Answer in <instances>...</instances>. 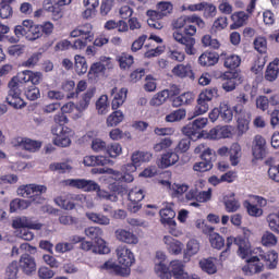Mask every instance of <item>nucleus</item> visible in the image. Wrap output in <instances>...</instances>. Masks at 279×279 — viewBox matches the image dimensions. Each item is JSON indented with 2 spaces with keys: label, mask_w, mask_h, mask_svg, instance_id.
<instances>
[{
  "label": "nucleus",
  "mask_w": 279,
  "mask_h": 279,
  "mask_svg": "<svg viewBox=\"0 0 279 279\" xmlns=\"http://www.w3.org/2000/svg\"><path fill=\"white\" fill-rule=\"evenodd\" d=\"M201 29L206 27V22L198 15L180 16L172 22V27L177 31L173 32V38L177 43L184 46V51L187 56H195V39L193 36L197 34V27Z\"/></svg>",
  "instance_id": "1"
},
{
  "label": "nucleus",
  "mask_w": 279,
  "mask_h": 279,
  "mask_svg": "<svg viewBox=\"0 0 279 279\" xmlns=\"http://www.w3.org/2000/svg\"><path fill=\"white\" fill-rule=\"evenodd\" d=\"M32 83L34 86H38L43 82V72H34L32 70H24L19 72L16 76L9 82V93L5 101L11 108L21 110L27 106L25 100L21 98V84Z\"/></svg>",
  "instance_id": "2"
},
{
  "label": "nucleus",
  "mask_w": 279,
  "mask_h": 279,
  "mask_svg": "<svg viewBox=\"0 0 279 279\" xmlns=\"http://www.w3.org/2000/svg\"><path fill=\"white\" fill-rule=\"evenodd\" d=\"M44 193H47V187L45 185H38L36 183H31L22 185L17 189V195L24 197L25 199L19 198L20 210H26L32 204H44L45 196Z\"/></svg>",
  "instance_id": "3"
},
{
  "label": "nucleus",
  "mask_w": 279,
  "mask_h": 279,
  "mask_svg": "<svg viewBox=\"0 0 279 279\" xmlns=\"http://www.w3.org/2000/svg\"><path fill=\"white\" fill-rule=\"evenodd\" d=\"M235 101L236 105L233 106V112L238 123V134L239 136H243L250 130V121L252 119V116L245 111V104L248 101L247 95L241 93L236 96Z\"/></svg>",
  "instance_id": "4"
},
{
  "label": "nucleus",
  "mask_w": 279,
  "mask_h": 279,
  "mask_svg": "<svg viewBox=\"0 0 279 279\" xmlns=\"http://www.w3.org/2000/svg\"><path fill=\"white\" fill-rule=\"evenodd\" d=\"M173 14V3L168 1H161L157 4V10H148L146 16H148L147 23L153 29H162L165 24L161 19L171 16Z\"/></svg>",
  "instance_id": "5"
},
{
  "label": "nucleus",
  "mask_w": 279,
  "mask_h": 279,
  "mask_svg": "<svg viewBox=\"0 0 279 279\" xmlns=\"http://www.w3.org/2000/svg\"><path fill=\"white\" fill-rule=\"evenodd\" d=\"M72 38H78L74 40L73 49H86L88 43L95 40V33H93V25L89 23L83 24L70 33Z\"/></svg>",
  "instance_id": "6"
},
{
  "label": "nucleus",
  "mask_w": 279,
  "mask_h": 279,
  "mask_svg": "<svg viewBox=\"0 0 279 279\" xmlns=\"http://www.w3.org/2000/svg\"><path fill=\"white\" fill-rule=\"evenodd\" d=\"M238 245L239 251L238 254L242 258H247L250 254H252V248L250 246V242L246 241L245 238L243 236H228L227 238V244H226V250L220 253V260L223 262L230 256V250H232V244Z\"/></svg>",
  "instance_id": "7"
},
{
  "label": "nucleus",
  "mask_w": 279,
  "mask_h": 279,
  "mask_svg": "<svg viewBox=\"0 0 279 279\" xmlns=\"http://www.w3.org/2000/svg\"><path fill=\"white\" fill-rule=\"evenodd\" d=\"M14 35L34 43L41 38L40 24L34 23L33 20H24L21 25L14 27Z\"/></svg>",
  "instance_id": "8"
},
{
  "label": "nucleus",
  "mask_w": 279,
  "mask_h": 279,
  "mask_svg": "<svg viewBox=\"0 0 279 279\" xmlns=\"http://www.w3.org/2000/svg\"><path fill=\"white\" fill-rule=\"evenodd\" d=\"M12 227L15 230H19L22 228V230L20 231V236L21 239H23V241H34V232L29 230H40L43 228V223L33 222L27 217H21L13 220Z\"/></svg>",
  "instance_id": "9"
},
{
  "label": "nucleus",
  "mask_w": 279,
  "mask_h": 279,
  "mask_svg": "<svg viewBox=\"0 0 279 279\" xmlns=\"http://www.w3.org/2000/svg\"><path fill=\"white\" fill-rule=\"evenodd\" d=\"M219 97V89L217 87L205 88L197 98V105L194 109V117H199L208 112V108L211 99Z\"/></svg>",
  "instance_id": "10"
},
{
  "label": "nucleus",
  "mask_w": 279,
  "mask_h": 279,
  "mask_svg": "<svg viewBox=\"0 0 279 279\" xmlns=\"http://www.w3.org/2000/svg\"><path fill=\"white\" fill-rule=\"evenodd\" d=\"M63 184L64 186L77 189L84 193H95V191H99V183L88 179H68L63 180Z\"/></svg>",
  "instance_id": "11"
},
{
  "label": "nucleus",
  "mask_w": 279,
  "mask_h": 279,
  "mask_svg": "<svg viewBox=\"0 0 279 279\" xmlns=\"http://www.w3.org/2000/svg\"><path fill=\"white\" fill-rule=\"evenodd\" d=\"M87 239H90L96 243L99 254H110V247L106 245V241L102 239L104 230L99 227H88L85 229Z\"/></svg>",
  "instance_id": "12"
},
{
  "label": "nucleus",
  "mask_w": 279,
  "mask_h": 279,
  "mask_svg": "<svg viewBox=\"0 0 279 279\" xmlns=\"http://www.w3.org/2000/svg\"><path fill=\"white\" fill-rule=\"evenodd\" d=\"M51 134H53V145L57 147H70L71 136H73V130L69 126H53L51 129Z\"/></svg>",
  "instance_id": "13"
},
{
  "label": "nucleus",
  "mask_w": 279,
  "mask_h": 279,
  "mask_svg": "<svg viewBox=\"0 0 279 279\" xmlns=\"http://www.w3.org/2000/svg\"><path fill=\"white\" fill-rule=\"evenodd\" d=\"M128 198V210H130V213H138V210L143 208L141 202L145 199V191L138 187H133L132 190H130Z\"/></svg>",
  "instance_id": "14"
},
{
  "label": "nucleus",
  "mask_w": 279,
  "mask_h": 279,
  "mask_svg": "<svg viewBox=\"0 0 279 279\" xmlns=\"http://www.w3.org/2000/svg\"><path fill=\"white\" fill-rule=\"evenodd\" d=\"M95 93H97V88L89 87L80 98L76 104V114L72 116L74 119H80L82 117V112L88 110V106H90V101L93 97H95Z\"/></svg>",
  "instance_id": "15"
},
{
  "label": "nucleus",
  "mask_w": 279,
  "mask_h": 279,
  "mask_svg": "<svg viewBox=\"0 0 279 279\" xmlns=\"http://www.w3.org/2000/svg\"><path fill=\"white\" fill-rule=\"evenodd\" d=\"M118 263L125 267L124 269H130L134 263H136V258H134V253L128 248V246H119L117 248Z\"/></svg>",
  "instance_id": "16"
},
{
  "label": "nucleus",
  "mask_w": 279,
  "mask_h": 279,
  "mask_svg": "<svg viewBox=\"0 0 279 279\" xmlns=\"http://www.w3.org/2000/svg\"><path fill=\"white\" fill-rule=\"evenodd\" d=\"M19 267L25 276H32L36 271V258L31 254H22L19 260Z\"/></svg>",
  "instance_id": "17"
},
{
  "label": "nucleus",
  "mask_w": 279,
  "mask_h": 279,
  "mask_svg": "<svg viewBox=\"0 0 279 279\" xmlns=\"http://www.w3.org/2000/svg\"><path fill=\"white\" fill-rule=\"evenodd\" d=\"M257 258L265 263L267 269H276L278 267V252L274 250L264 251L263 248H258Z\"/></svg>",
  "instance_id": "18"
},
{
  "label": "nucleus",
  "mask_w": 279,
  "mask_h": 279,
  "mask_svg": "<svg viewBox=\"0 0 279 279\" xmlns=\"http://www.w3.org/2000/svg\"><path fill=\"white\" fill-rule=\"evenodd\" d=\"M170 272H172L175 279H202L197 275H189V272L184 271V263L182 260H172L170 263Z\"/></svg>",
  "instance_id": "19"
},
{
  "label": "nucleus",
  "mask_w": 279,
  "mask_h": 279,
  "mask_svg": "<svg viewBox=\"0 0 279 279\" xmlns=\"http://www.w3.org/2000/svg\"><path fill=\"white\" fill-rule=\"evenodd\" d=\"M223 80L222 88L226 93H232V90L236 89V86H239V83L241 81V75L239 72H230L227 71L223 73Z\"/></svg>",
  "instance_id": "20"
},
{
  "label": "nucleus",
  "mask_w": 279,
  "mask_h": 279,
  "mask_svg": "<svg viewBox=\"0 0 279 279\" xmlns=\"http://www.w3.org/2000/svg\"><path fill=\"white\" fill-rule=\"evenodd\" d=\"M228 154L232 167H236V165H239V159L241 158V146L239 144H233L230 149L226 146L218 149V156H228Z\"/></svg>",
  "instance_id": "21"
},
{
  "label": "nucleus",
  "mask_w": 279,
  "mask_h": 279,
  "mask_svg": "<svg viewBox=\"0 0 279 279\" xmlns=\"http://www.w3.org/2000/svg\"><path fill=\"white\" fill-rule=\"evenodd\" d=\"M253 156L256 160H263L267 156V141L262 135H256L253 144Z\"/></svg>",
  "instance_id": "22"
},
{
  "label": "nucleus",
  "mask_w": 279,
  "mask_h": 279,
  "mask_svg": "<svg viewBox=\"0 0 279 279\" xmlns=\"http://www.w3.org/2000/svg\"><path fill=\"white\" fill-rule=\"evenodd\" d=\"M220 60L229 71H234L241 66V56L235 53L221 52Z\"/></svg>",
  "instance_id": "23"
},
{
  "label": "nucleus",
  "mask_w": 279,
  "mask_h": 279,
  "mask_svg": "<svg viewBox=\"0 0 279 279\" xmlns=\"http://www.w3.org/2000/svg\"><path fill=\"white\" fill-rule=\"evenodd\" d=\"M263 263H260V258L258 256L251 257L246 265L242 267V271L244 276H254V274H260L263 271Z\"/></svg>",
  "instance_id": "24"
},
{
  "label": "nucleus",
  "mask_w": 279,
  "mask_h": 279,
  "mask_svg": "<svg viewBox=\"0 0 279 279\" xmlns=\"http://www.w3.org/2000/svg\"><path fill=\"white\" fill-rule=\"evenodd\" d=\"M111 97H113L111 102L112 110H119L122 104H125L128 99V88L122 87L120 90L117 87L111 89Z\"/></svg>",
  "instance_id": "25"
},
{
  "label": "nucleus",
  "mask_w": 279,
  "mask_h": 279,
  "mask_svg": "<svg viewBox=\"0 0 279 279\" xmlns=\"http://www.w3.org/2000/svg\"><path fill=\"white\" fill-rule=\"evenodd\" d=\"M80 199L78 195L68 194L64 196H58L54 198V203L63 208V210H73L75 208V202Z\"/></svg>",
  "instance_id": "26"
},
{
  "label": "nucleus",
  "mask_w": 279,
  "mask_h": 279,
  "mask_svg": "<svg viewBox=\"0 0 279 279\" xmlns=\"http://www.w3.org/2000/svg\"><path fill=\"white\" fill-rule=\"evenodd\" d=\"M219 58L221 56L218 52L207 50L198 57V64L205 68L215 66L219 62Z\"/></svg>",
  "instance_id": "27"
},
{
  "label": "nucleus",
  "mask_w": 279,
  "mask_h": 279,
  "mask_svg": "<svg viewBox=\"0 0 279 279\" xmlns=\"http://www.w3.org/2000/svg\"><path fill=\"white\" fill-rule=\"evenodd\" d=\"M217 262L218 259L216 257H207L202 258L198 262V267L204 271V274H208V276H215L217 274Z\"/></svg>",
  "instance_id": "28"
},
{
  "label": "nucleus",
  "mask_w": 279,
  "mask_h": 279,
  "mask_svg": "<svg viewBox=\"0 0 279 279\" xmlns=\"http://www.w3.org/2000/svg\"><path fill=\"white\" fill-rule=\"evenodd\" d=\"M101 269H105L109 274H113V276H122L123 278L130 274V269L121 267L112 260L105 262Z\"/></svg>",
  "instance_id": "29"
},
{
  "label": "nucleus",
  "mask_w": 279,
  "mask_h": 279,
  "mask_svg": "<svg viewBox=\"0 0 279 279\" xmlns=\"http://www.w3.org/2000/svg\"><path fill=\"white\" fill-rule=\"evenodd\" d=\"M163 242L166 243L167 250L170 254H173L174 256L182 254L184 244H182V242H180L179 240L173 239V236L171 235H166L163 238Z\"/></svg>",
  "instance_id": "30"
},
{
  "label": "nucleus",
  "mask_w": 279,
  "mask_h": 279,
  "mask_svg": "<svg viewBox=\"0 0 279 279\" xmlns=\"http://www.w3.org/2000/svg\"><path fill=\"white\" fill-rule=\"evenodd\" d=\"M98 173H109L110 175H112V180H116V182H134V175L130 173L123 174V172L117 171L111 168H100L98 169Z\"/></svg>",
  "instance_id": "31"
},
{
  "label": "nucleus",
  "mask_w": 279,
  "mask_h": 279,
  "mask_svg": "<svg viewBox=\"0 0 279 279\" xmlns=\"http://www.w3.org/2000/svg\"><path fill=\"white\" fill-rule=\"evenodd\" d=\"M17 147H21L22 149H25V151H38L40 147H43V143L39 141H34L32 138L27 137H19L17 138Z\"/></svg>",
  "instance_id": "32"
},
{
  "label": "nucleus",
  "mask_w": 279,
  "mask_h": 279,
  "mask_svg": "<svg viewBox=\"0 0 279 279\" xmlns=\"http://www.w3.org/2000/svg\"><path fill=\"white\" fill-rule=\"evenodd\" d=\"M116 239L121 241V243H128L129 245H136V243H138V236L124 229L116 230Z\"/></svg>",
  "instance_id": "33"
},
{
  "label": "nucleus",
  "mask_w": 279,
  "mask_h": 279,
  "mask_svg": "<svg viewBox=\"0 0 279 279\" xmlns=\"http://www.w3.org/2000/svg\"><path fill=\"white\" fill-rule=\"evenodd\" d=\"M104 75H106V65L101 63V61L93 63L87 74L90 82H97V80L104 77Z\"/></svg>",
  "instance_id": "34"
},
{
  "label": "nucleus",
  "mask_w": 279,
  "mask_h": 279,
  "mask_svg": "<svg viewBox=\"0 0 279 279\" xmlns=\"http://www.w3.org/2000/svg\"><path fill=\"white\" fill-rule=\"evenodd\" d=\"M250 20V14L245 13V11H238L231 14V21L233 22L230 25V29H239V27H243L245 23Z\"/></svg>",
  "instance_id": "35"
},
{
  "label": "nucleus",
  "mask_w": 279,
  "mask_h": 279,
  "mask_svg": "<svg viewBox=\"0 0 279 279\" xmlns=\"http://www.w3.org/2000/svg\"><path fill=\"white\" fill-rule=\"evenodd\" d=\"M85 167H106L110 165V159H107L105 156H85L83 159Z\"/></svg>",
  "instance_id": "36"
},
{
  "label": "nucleus",
  "mask_w": 279,
  "mask_h": 279,
  "mask_svg": "<svg viewBox=\"0 0 279 279\" xmlns=\"http://www.w3.org/2000/svg\"><path fill=\"white\" fill-rule=\"evenodd\" d=\"M159 215L163 226L175 227V211L171 207L160 209Z\"/></svg>",
  "instance_id": "37"
},
{
  "label": "nucleus",
  "mask_w": 279,
  "mask_h": 279,
  "mask_svg": "<svg viewBox=\"0 0 279 279\" xmlns=\"http://www.w3.org/2000/svg\"><path fill=\"white\" fill-rule=\"evenodd\" d=\"M199 151H202L201 158L203 161L209 162V165H213V162L217 160V154H215L213 149L208 147L206 148V145L201 144L195 148L196 154H199Z\"/></svg>",
  "instance_id": "38"
},
{
  "label": "nucleus",
  "mask_w": 279,
  "mask_h": 279,
  "mask_svg": "<svg viewBox=\"0 0 279 279\" xmlns=\"http://www.w3.org/2000/svg\"><path fill=\"white\" fill-rule=\"evenodd\" d=\"M193 101H195V95L191 92H185L172 99V106L173 108H180V106H189Z\"/></svg>",
  "instance_id": "39"
},
{
  "label": "nucleus",
  "mask_w": 279,
  "mask_h": 279,
  "mask_svg": "<svg viewBox=\"0 0 279 279\" xmlns=\"http://www.w3.org/2000/svg\"><path fill=\"white\" fill-rule=\"evenodd\" d=\"M279 74V59L276 58L272 62L267 65L265 72V80L267 82H276L278 80Z\"/></svg>",
  "instance_id": "40"
},
{
  "label": "nucleus",
  "mask_w": 279,
  "mask_h": 279,
  "mask_svg": "<svg viewBox=\"0 0 279 279\" xmlns=\"http://www.w3.org/2000/svg\"><path fill=\"white\" fill-rule=\"evenodd\" d=\"M182 132L185 136H189L191 141H197L204 136L205 131H201L195 126L194 122H190L187 125L183 126Z\"/></svg>",
  "instance_id": "41"
},
{
  "label": "nucleus",
  "mask_w": 279,
  "mask_h": 279,
  "mask_svg": "<svg viewBox=\"0 0 279 279\" xmlns=\"http://www.w3.org/2000/svg\"><path fill=\"white\" fill-rule=\"evenodd\" d=\"M180 160V156L178 153L168 151L161 156L160 165L161 169H169V167H173L175 162Z\"/></svg>",
  "instance_id": "42"
},
{
  "label": "nucleus",
  "mask_w": 279,
  "mask_h": 279,
  "mask_svg": "<svg viewBox=\"0 0 279 279\" xmlns=\"http://www.w3.org/2000/svg\"><path fill=\"white\" fill-rule=\"evenodd\" d=\"M86 10L83 12V19H93L99 8V0H83Z\"/></svg>",
  "instance_id": "43"
},
{
  "label": "nucleus",
  "mask_w": 279,
  "mask_h": 279,
  "mask_svg": "<svg viewBox=\"0 0 279 279\" xmlns=\"http://www.w3.org/2000/svg\"><path fill=\"white\" fill-rule=\"evenodd\" d=\"M172 74L181 78L193 77V68L191 64H178L172 69Z\"/></svg>",
  "instance_id": "44"
},
{
  "label": "nucleus",
  "mask_w": 279,
  "mask_h": 279,
  "mask_svg": "<svg viewBox=\"0 0 279 279\" xmlns=\"http://www.w3.org/2000/svg\"><path fill=\"white\" fill-rule=\"evenodd\" d=\"M74 71L78 75H85L88 73V63L86 62V58L80 54L74 57Z\"/></svg>",
  "instance_id": "45"
},
{
  "label": "nucleus",
  "mask_w": 279,
  "mask_h": 279,
  "mask_svg": "<svg viewBox=\"0 0 279 279\" xmlns=\"http://www.w3.org/2000/svg\"><path fill=\"white\" fill-rule=\"evenodd\" d=\"M45 10L50 13L52 21H60L64 16V11L59 4L47 3L45 4Z\"/></svg>",
  "instance_id": "46"
},
{
  "label": "nucleus",
  "mask_w": 279,
  "mask_h": 279,
  "mask_svg": "<svg viewBox=\"0 0 279 279\" xmlns=\"http://www.w3.org/2000/svg\"><path fill=\"white\" fill-rule=\"evenodd\" d=\"M117 60L119 62L120 69L123 71L131 69L132 64H134V56L128 53V52H122L117 57Z\"/></svg>",
  "instance_id": "47"
},
{
  "label": "nucleus",
  "mask_w": 279,
  "mask_h": 279,
  "mask_svg": "<svg viewBox=\"0 0 279 279\" xmlns=\"http://www.w3.org/2000/svg\"><path fill=\"white\" fill-rule=\"evenodd\" d=\"M223 204L228 213H236V210L241 208V203L234 197V193H231L230 196H226Z\"/></svg>",
  "instance_id": "48"
},
{
  "label": "nucleus",
  "mask_w": 279,
  "mask_h": 279,
  "mask_svg": "<svg viewBox=\"0 0 279 279\" xmlns=\"http://www.w3.org/2000/svg\"><path fill=\"white\" fill-rule=\"evenodd\" d=\"M123 119H125V116L123 114V111L116 110L107 118V126L108 128H117L119 123L123 122Z\"/></svg>",
  "instance_id": "49"
},
{
  "label": "nucleus",
  "mask_w": 279,
  "mask_h": 279,
  "mask_svg": "<svg viewBox=\"0 0 279 279\" xmlns=\"http://www.w3.org/2000/svg\"><path fill=\"white\" fill-rule=\"evenodd\" d=\"M86 217L89 221H93V223H98V226H110V218L102 214L87 213Z\"/></svg>",
  "instance_id": "50"
},
{
  "label": "nucleus",
  "mask_w": 279,
  "mask_h": 279,
  "mask_svg": "<svg viewBox=\"0 0 279 279\" xmlns=\"http://www.w3.org/2000/svg\"><path fill=\"white\" fill-rule=\"evenodd\" d=\"M219 110L220 119L225 123H230V121H232V119L234 118V111L232 110V108H230V106H228V104H220Z\"/></svg>",
  "instance_id": "51"
},
{
  "label": "nucleus",
  "mask_w": 279,
  "mask_h": 279,
  "mask_svg": "<svg viewBox=\"0 0 279 279\" xmlns=\"http://www.w3.org/2000/svg\"><path fill=\"white\" fill-rule=\"evenodd\" d=\"M14 0H2L0 2V17L10 19L14 11L12 10V3Z\"/></svg>",
  "instance_id": "52"
},
{
  "label": "nucleus",
  "mask_w": 279,
  "mask_h": 279,
  "mask_svg": "<svg viewBox=\"0 0 279 279\" xmlns=\"http://www.w3.org/2000/svg\"><path fill=\"white\" fill-rule=\"evenodd\" d=\"M105 154H107L109 158H118V156L123 154V147L119 143H111L107 145Z\"/></svg>",
  "instance_id": "53"
},
{
  "label": "nucleus",
  "mask_w": 279,
  "mask_h": 279,
  "mask_svg": "<svg viewBox=\"0 0 279 279\" xmlns=\"http://www.w3.org/2000/svg\"><path fill=\"white\" fill-rule=\"evenodd\" d=\"M262 245H264V247H276V245H278V238L276 234L266 231L262 236Z\"/></svg>",
  "instance_id": "54"
},
{
  "label": "nucleus",
  "mask_w": 279,
  "mask_h": 279,
  "mask_svg": "<svg viewBox=\"0 0 279 279\" xmlns=\"http://www.w3.org/2000/svg\"><path fill=\"white\" fill-rule=\"evenodd\" d=\"M155 271L159 276L160 279L173 278L171 270H169V267H167V265L162 264V262L155 265Z\"/></svg>",
  "instance_id": "55"
},
{
  "label": "nucleus",
  "mask_w": 279,
  "mask_h": 279,
  "mask_svg": "<svg viewBox=\"0 0 279 279\" xmlns=\"http://www.w3.org/2000/svg\"><path fill=\"white\" fill-rule=\"evenodd\" d=\"M50 171H56L57 173H70L73 167L69 162H53L49 166Z\"/></svg>",
  "instance_id": "56"
},
{
  "label": "nucleus",
  "mask_w": 279,
  "mask_h": 279,
  "mask_svg": "<svg viewBox=\"0 0 279 279\" xmlns=\"http://www.w3.org/2000/svg\"><path fill=\"white\" fill-rule=\"evenodd\" d=\"M169 99V90L165 89L159 93H157L151 99H150V106H162L165 101Z\"/></svg>",
  "instance_id": "57"
},
{
  "label": "nucleus",
  "mask_w": 279,
  "mask_h": 279,
  "mask_svg": "<svg viewBox=\"0 0 279 279\" xmlns=\"http://www.w3.org/2000/svg\"><path fill=\"white\" fill-rule=\"evenodd\" d=\"M108 108H110V104H108V96H100L96 101V110H98V114H107Z\"/></svg>",
  "instance_id": "58"
},
{
  "label": "nucleus",
  "mask_w": 279,
  "mask_h": 279,
  "mask_svg": "<svg viewBox=\"0 0 279 279\" xmlns=\"http://www.w3.org/2000/svg\"><path fill=\"white\" fill-rule=\"evenodd\" d=\"M24 95L28 101H36L40 99V88L36 87V85H31L25 89Z\"/></svg>",
  "instance_id": "59"
},
{
  "label": "nucleus",
  "mask_w": 279,
  "mask_h": 279,
  "mask_svg": "<svg viewBox=\"0 0 279 279\" xmlns=\"http://www.w3.org/2000/svg\"><path fill=\"white\" fill-rule=\"evenodd\" d=\"M186 117V110L178 109L166 116L167 123H175V121H182Z\"/></svg>",
  "instance_id": "60"
},
{
  "label": "nucleus",
  "mask_w": 279,
  "mask_h": 279,
  "mask_svg": "<svg viewBox=\"0 0 279 279\" xmlns=\"http://www.w3.org/2000/svg\"><path fill=\"white\" fill-rule=\"evenodd\" d=\"M226 27H228V17L221 15L214 21L211 26V32H215V33L223 32Z\"/></svg>",
  "instance_id": "61"
},
{
  "label": "nucleus",
  "mask_w": 279,
  "mask_h": 279,
  "mask_svg": "<svg viewBox=\"0 0 279 279\" xmlns=\"http://www.w3.org/2000/svg\"><path fill=\"white\" fill-rule=\"evenodd\" d=\"M209 243L214 250H222L226 245V240L219 233H213L209 238Z\"/></svg>",
  "instance_id": "62"
},
{
  "label": "nucleus",
  "mask_w": 279,
  "mask_h": 279,
  "mask_svg": "<svg viewBox=\"0 0 279 279\" xmlns=\"http://www.w3.org/2000/svg\"><path fill=\"white\" fill-rule=\"evenodd\" d=\"M254 49L258 53H267V38L259 36L256 37L253 41Z\"/></svg>",
  "instance_id": "63"
},
{
  "label": "nucleus",
  "mask_w": 279,
  "mask_h": 279,
  "mask_svg": "<svg viewBox=\"0 0 279 279\" xmlns=\"http://www.w3.org/2000/svg\"><path fill=\"white\" fill-rule=\"evenodd\" d=\"M19 263L16 260H13L5 270V277L8 279H17L19 278Z\"/></svg>",
  "instance_id": "64"
}]
</instances>
